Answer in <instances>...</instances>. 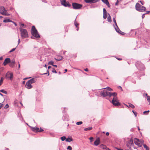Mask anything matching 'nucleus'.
I'll use <instances>...</instances> for the list:
<instances>
[{"label":"nucleus","mask_w":150,"mask_h":150,"mask_svg":"<svg viewBox=\"0 0 150 150\" xmlns=\"http://www.w3.org/2000/svg\"><path fill=\"white\" fill-rule=\"evenodd\" d=\"M117 59L119 60H122V59L119 58H117Z\"/></svg>","instance_id":"4d7b16f0"},{"label":"nucleus","mask_w":150,"mask_h":150,"mask_svg":"<svg viewBox=\"0 0 150 150\" xmlns=\"http://www.w3.org/2000/svg\"><path fill=\"white\" fill-rule=\"evenodd\" d=\"M43 130H44L42 129L41 128H40V130H39L38 132H42L43 131Z\"/></svg>","instance_id":"a18cd8bd"},{"label":"nucleus","mask_w":150,"mask_h":150,"mask_svg":"<svg viewBox=\"0 0 150 150\" xmlns=\"http://www.w3.org/2000/svg\"><path fill=\"white\" fill-rule=\"evenodd\" d=\"M52 66L56 67H57V65H53Z\"/></svg>","instance_id":"69168bd1"},{"label":"nucleus","mask_w":150,"mask_h":150,"mask_svg":"<svg viewBox=\"0 0 150 150\" xmlns=\"http://www.w3.org/2000/svg\"><path fill=\"white\" fill-rule=\"evenodd\" d=\"M13 74L12 73L10 72H8L6 74V78L9 79L11 80L13 79Z\"/></svg>","instance_id":"1a4fd4ad"},{"label":"nucleus","mask_w":150,"mask_h":150,"mask_svg":"<svg viewBox=\"0 0 150 150\" xmlns=\"http://www.w3.org/2000/svg\"><path fill=\"white\" fill-rule=\"evenodd\" d=\"M37 81L36 79L35 78H32V79H30L29 81H28V82L29 83H30L31 84L33 83H35Z\"/></svg>","instance_id":"dca6fc26"},{"label":"nucleus","mask_w":150,"mask_h":150,"mask_svg":"<svg viewBox=\"0 0 150 150\" xmlns=\"http://www.w3.org/2000/svg\"><path fill=\"white\" fill-rule=\"evenodd\" d=\"M11 64H14L15 63V62L14 59L12 60L11 62Z\"/></svg>","instance_id":"ea45409f"},{"label":"nucleus","mask_w":150,"mask_h":150,"mask_svg":"<svg viewBox=\"0 0 150 150\" xmlns=\"http://www.w3.org/2000/svg\"><path fill=\"white\" fill-rule=\"evenodd\" d=\"M20 39L19 38L18 40V45H19V44L20 43Z\"/></svg>","instance_id":"864d4df0"},{"label":"nucleus","mask_w":150,"mask_h":150,"mask_svg":"<svg viewBox=\"0 0 150 150\" xmlns=\"http://www.w3.org/2000/svg\"><path fill=\"white\" fill-rule=\"evenodd\" d=\"M25 86L26 88L28 89H31L33 87L31 84L28 81L26 83Z\"/></svg>","instance_id":"4468645a"},{"label":"nucleus","mask_w":150,"mask_h":150,"mask_svg":"<svg viewBox=\"0 0 150 150\" xmlns=\"http://www.w3.org/2000/svg\"><path fill=\"white\" fill-rule=\"evenodd\" d=\"M20 30L21 32V36L23 38H24L28 37L27 31L26 29L20 28Z\"/></svg>","instance_id":"20e7f679"},{"label":"nucleus","mask_w":150,"mask_h":150,"mask_svg":"<svg viewBox=\"0 0 150 150\" xmlns=\"http://www.w3.org/2000/svg\"><path fill=\"white\" fill-rule=\"evenodd\" d=\"M117 33H120V34H121L122 35H124V33H123V32H122L121 31H120L119 32H117Z\"/></svg>","instance_id":"49530a36"},{"label":"nucleus","mask_w":150,"mask_h":150,"mask_svg":"<svg viewBox=\"0 0 150 150\" xmlns=\"http://www.w3.org/2000/svg\"><path fill=\"white\" fill-rule=\"evenodd\" d=\"M24 24H20L21 26H24Z\"/></svg>","instance_id":"13d9d810"},{"label":"nucleus","mask_w":150,"mask_h":150,"mask_svg":"<svg viewBox=\"0 0 150 150\" xmlns=\"http://www.w3.org/2000/svg\"><path fill=\"white\" fill-rule=\"evenodd\" d=\"M74 23L75 25L76 26V28H78V26L79 25V24L76 22V19H75V20L74 22Z\"/></svg>","instance_id":"cd10ccee"},{"label":"nucleus","mask_w":150,"mask_h":150,"mask_svg":"<svg viewBox=\"0 0 150 150\" xmlns=\"http://www.w3.org/2000/svg\"><path fill=\"white\" fill-rule=\"evenodd\" d=\"M128 105H125L126 106H127L128 108L131 107L132 108H135V106L132 104H131L130 103H128Z\"/></svg>","instance_id":"a211bd4d"},{"label":"nucleus","mask_w":150,"mask_h":150,"mask_svg":"<svg viewBox=\"0 0 150 150\" xmlns=\"http://www.w3.org/2000/svg\"><path fill=\"white\" fill-rule=\"evenodd\" d=\"M99 0H84L85 2L87 3L91 4L97 2Z\"/></svg>","instance_id":"ddd939ff"},{"label":"nucleus","mask_w":150,"mask_h":150,"mask_svg":"<svg viewBox=\"0 0 150 150\" xmlns=\"http://www.w3.org/2000/svg\"><path fill=\"white\" fill-rule=\"evenodd\" d=\"M108 16L107 19L108 21L109 22H111L112 21L111 18L110 16V14L108 13Z\"/></svg>","instance_id":"412c9836"},{"label":"nucleus","mask_w":150,"mask_h":150,"mask_svg":"<svg viewBox=\"0 0 150 150\" xmlns=\"http://www.w3.org/2000/svg\"><path fill=\"white\" fill-rule=\"evenodd\" d=\"M13 65H14L13 64H11H11H10V66H11V67H13Z\"/></svg>","instance_id":"bf43d9fd"},{"label":"nucleus","mask_w":150,"mask_h":150,"mask_svg":"<svg viewBox=\"0 0 150 150\" xmlns=\"http://www.w3.org/2000/svg\"><path fill=\"white\" fill-rule=\"evenodd\" d=\"M3 59V57H0V60H2Z\"/></svg>","instance_id":"0e129e2a"},{"label":"nucleus","mask_w":150,"mask_h":150,"mask_svg":"<svg viewBox=\"0 0 150 150\" xmlns=\"http://www.w3.org/2000/svg\"><path fill=\"white\" fill-rule=\"evenodd\" d=\"M150 12V11H148L146 12V13H145V14H148Z\"/></svg>","instance_id":"603ef678"},{"label":"nucleus","mask_w":150,"mask_h":150,"mask_svg":"<svg viewBox=\"0 0 150 150\" xmlns=\"http://www.w3.org/2000/svg\"><path fill=\"white\" fill-rule=\"evenodd\" d=\"M61 139L62 141H64L66 140V138L65 136H63L61 137Z\"/></svg>","instance_id":"7c9ffc66"},{"label":"nucleus","mask_w":150,"mask_h":150,"mask_svg":"<svg viewBox=\"0 0 150 150\" xmlns=\"http://www.w3.org/2000/svg\"><path fill=\"white\" fill-rule=\"evenodd\" d=\"M100 139L98 137L96 139L94 142V144L96 146L98 145L100 143Z\"/></svg>","instance_id":"2eb2a0df"},{"label":"nucleus","mask_w":150,"mask_h":150,"mask_svg":"<svg viewBox=\"0 0 150 150\" xmlns=\"http://www.w3.org/2000/svg\"><path fill=\"white\" fill-rule=\"evenodd\" d=\"M73 8L75 9L81 8L82 6V5L76 3H74L72 4Z\"/></svg>","instance_id":"0eeeda50"},{"label":"nucleus","mask_w":150,"mask_h":150,"mask_svg":"<svg viewBox=\"0 0 150 150\" xmlns=\"http://www.w3.org/2000/svg\"><path fill=\"white\" fill-rule=\"evenodd\" d=\"M92 127H89L86 128H85L84 129V130L86 131L87 130H90L92 129Z\"/></svg>","instance_id":"bb28decb"},{"label":"nucleus","mask_w":150,"mask_h":150,"mask_svg":"<svg viewBox=\"0 0 150 150\" xmlns=\"http://www.w3.org/2000/svg\"><path fill=\"white\" fill-rule=\"evenodd\" d=\"M105 4H106L107 5H109V2L108 0H101Z\"/></svg>","instance_id":"4be33fe9"},{"label":"nucleus","mask_w":150,"mask_h":150,"mask_svg":"<svg viewBox=\"0 0 150 150\" xmlns=\"http://www.w3.org/2000/svg\"><path fill=\"white\" fill-rule=\"evenodd\" d=\"M115 149H117V150H123V149H120L118 148L117 147H115Z\"/></svg>","instance_id":"5fc2aeb1"},{"label":"nucleus","mask_w":150,"mask_h":150,"mask_svg":"<svg viewBox=\"0 0 150 150\" xmlns=\"http://www.w3.org/2000/svg\"><path fill=\"white\" fill-rule=\"evenodd\" d=\"M52 72L54 73H57V72L56 71L55 69L54 68H52Z\"/></svg>","instance_id":"c9c22d12"},{"label":"nucleus","mask_w":150,"mask_h":150,"mask_svg":"<svg viewBox=\"0 0 150 150\" xmlns=\"http://www.w3.org/2000/svg\"><path fill=\"white\" fill-rule=\"evenodd\" d=\"M93 138L92 137H91L89 138V139L90 140L91 142H92V140L93 139Z\"/></svg>","instance_id":"de8ad7c7"},{"label":"nucleus","mask_w":150,"mask_h":150,"mask_svg":"<svg viewBox=\"0 0 150 150\" xmlns=\"http://www.w3.org/2000/svg\"><path fill=\"white\" fill-rule=\"evenodd\" d=\"M64 71H65V72H67V69H66L64 70Z\"/></svg>","instance_id":"774afa93"},{"label":"nucleus","mask_w":150,"mask_h":150,"mask_svg":"<svg viewBox=\"0 0 150 150\" xmlns=\"http://www.w3.org/2000/svg\"><path fill=\"white\" fill-rule=\"evenodd\" d=\"M0 91H1V92H2V93H4L5 94H6L7 93V92L6 91H5V90H4L3 89H2V90H0Z\"/></svg>","instance_id":"2f4dec72"},{"label":"nucleus","mask_w":150,"mask_h":150,"mask_svg":"<svg viewBox=\"0 0 150 150\" xmlns=\"http://www.w3.org/2000/svg\"><path fill=\"white\" fill-rule=\"evenodd\" d=\"M0 13L3 15L8 16L10 14L7 13V10L3 6H0Z\"/></svg>","instance_id":"39448f33"},{"label":"nucleus","mask_w":150,"mask_h":150,"mask_svg":"<svg viewBox=\"0 0 150 150\" xmlns=\"http://www.w3.org/2000/svg\"><path fill=\"white\" fill-rule=\"evenodd\" d=\"M31 33L33 35V36L31 37V38H34V37L37 38H40V35L38 33V31L34 26H33L32 27Z\"/></svg>","instance_id":"f03ea898"},{"label":"nucleus","mask_w":150,"mask_h":150,"mask_svg":"<svg viewBox=\"0 0 150 150\" xmlns=\"http://www.w3.org/2000/svg\"><path fill=\"white\" fill-rule=\"evenodd\" d=\"M107 89L109 91H112V88H110L109 87H107L106 88H102V89Z\"/></svg>","instance_id":"c756f323"},{"label":"nucleus","mask_w":150,"mask_h":150,"mask_svg":"<svg viewBox=\"0 0 150 150\" xmlns=\"http://www.w3.org/2000/svg\"><path fill=\"white\" fill-rule=\"evenodd\" d=\"M84 70L85 71H88V69H87V68H86V69H84Z\"/></svg>","instance_id":"052dcab7"},{"label":"nucleus","mask_w":150,"mask_h":150,"mask_svg":"<svg viewBox=\"0 0 150 150\" xmlns=\"http://www.w3.org/2000/svg\"><path fill=\"white\" fill-rule=\"evenodd\" d=\"M54 63V62L52 61H50L48 62V64L53 65Z\"/></svg>","instance_id":"473e14b6"},{"label":"nucleus","mask_w":150,"mask_h":150,"mask_svg":"<svg viewBox=\"0 0 150 150\" xmlns=\"http://www.w3.org/2000/svg\"><path fill=\"white\" fill-rule=\"evenodd\" d=\"M32 130L34 132H37L39 131V128L38 127H31Z\"/></svg>","instance_id":"f3484780"},{"label":"nucleus","mask_w":150,"mask_h":150,"mask_svg":"<svg viewBox=\"0 0 150 150\" xmlns=\"http://www.w3.org/2000/svg\"><path fill=\"white\" fill-rule=\"evenodd\" d=\"M135 144L138 146L139 147L142 146V143H141L140 142V140L139 139L135 138L134 141Z\"/></svg>","instance_id":"9d476101"},{"label":"nucleus","mask_w":150,"mask_h":150,"mask_svg":"<svg viewBox=\"0 0 150 150\" xmlns=\"http://www.w3.org/2000/svg\"><path fill=\"white\" fill-rule=\"evenodd\" d=\"M100 147L101 148H102V149H106V146H105L103 144H101L100 146Z\"/></svg>","instance_id":"b1692460"},{"label":"nucleus","mask_w":150,"mask_h":150,"mask_svg":"<svg viewBox=\"0 0 150 150\" xmlns=\"http://www.w3.org/2000/svg\"><path fill=\"white\" fill-rule=\"evenodd\" d=\"M51 66H49L48 67V69H50V68H51Z\"/></svg>","instance_id":"338daca9"},{"label":"nucleus","mask_w":150,"mask_h":150,"mask_svg":"<svg viewBox=\"0 0 150 150\" xmlns=\"http://www.w3.org/2000/svg\"><path fill=\"white\" fill-rule=\"evenodd\" d=\"M136 10L140 12H144L145 11L146 8L141 5L139 3H137L135 6Z\"/></svg>","instance_id":"7ed1b4c3"},{"label":"nucleus","mask_w":150,"mask_h":150,"mask_svg":"<svg viewBox=\"0 0 150 150\" xmlns=\"http://www.w3.org/2000/svg\"><path fill=\"white\" fill-rule=\"evenodd\" d=\"M61 4L65 7H70L71 5L68 1H66V0H60Z\"/></svg>","instance_id":"6e6552de"},{"label":"nucleus","mask_w":150,"mask_h":150,"mask_svg":"<svg viewBox=\"0 0 150 150\" xmlns=\"http://www.w3.org/2000/svg\"><path fill=\"white\" fill-rule=\"evenodd\" d=\"M132 112L134 113V115H135V116L136 117L137 116V113L136 112L134 111L133 110L132 111Z\"/></svg>","instance_id":"4c0bfd02"},{"label":"nucleus","mask_w":150,"mask_h":150,"mask_svg":"<svg viewBox=\"0 0 150 150\" xmlns=\"http://www.w3.org/2000/svg\"><path fill=\"white\" fill-rule=\"evenodd\" d=\"M16 48H13L10 51H9V52L11 53V52L13 51H14L15 50H16Z\"/></svg>","instance_id":"a19ab883"},{"label":"nucleus","mask_w":150,"mask_h":150,"mask_svg":"<svg viewBox=\"0 0 150 150\" xmlns=\"http://www.w3.org/2000/svg\"><path fill=\"white\" fill-rule=\"evenodd\" d=\"M145 14L144 13V14H143L142 15V18H144V15Z\"/></svg>","instance_id":"680f3d73"},{"label":"nucleus","mask_w":150,"mask_h":150,"mask_svg":"<svg viewBox=\"0 0 150 150\" xmlns=\"http://www.w3.org/2000/svg\"><path fill=\"white\" fill-rule=\"evenodd\" d=\"M100 95L103 97L109 96L111 98V99L112 98L111 103L114 105L119 106L120 105V103L117 99V93H111L109 91L104 90L100 92Z\"/></svg>","instance_id":"f257e3e1"},{"label":"nucleus","mask_w":150,"mask_h":150,"mask_svg":"<svg viewBox=\"0 0 150 150\" xmlns=\"http://www.w3.org/2000/svg\"><path fill=\"white\" fill-rule=\"evenodd\" d=\"M128 143L131 146H132L134 144L132 139H131L130 140H129L128 142Z\"/></svg>","instance_id":"393cba45"},{"label":"nucleus","mask_w":150,"mask_h":150,"mask_svg":"<svg viewBox=\"0 0 150 150\" xmlns=\"http://www.w3.org/2000/svg\"><path fill=\"white\" fill-rule=\"evenodd\" d=\"M3 104L2 103H0V109L2 107Z\"/></svg>","instance_id":"09e8293b"},{"label":"nucleus","mask_w":150,"mask_h":150,"mask_svg":"<svg viewBox=\"0 0 150 150\" xmlns=\"http://www.w3.org/2000/svg\"><path fill=\"white\" fill-rule=\"evenodd\" d=\"M9 107L8 105V104H6L4 107V108H7Z\"/></svg>","instance_id":"37998d69"},{"label":"nucleus","mask_w":150,"mask_h":150,"mask_svg":"<svg viewBox=\"0 0 150 150\" xmlns=\"http://www.w3.org/2000/svg\"><path fill=\"white\" fill-rule=\"evenodd\" d=\"M4 79V78L3 77H1V79L0 80V86L2 84L3 80Z\"/></svg>","instance_id":"c85d7f7f"},{"label":"nucleus","mask_w":150,"mask_h":150,"mask_svg":"<svg viewBox=\"0 0 150 150\" xmlns=\"http://www.w3.org/2000/svg\"><path fill=\"white\" fill-rule=\"evenodd\" d=\"M107 13L103 14V18L104 19H105L107 18Z\"/></svg>","instance_id":"72a5a7b5"},{"label":"nucleus","mask_w":150,"mask_h":150,"mask_svg":"<svg viewBox=\"0 0 150 150\" xmlns=\"http://www.w3.org/2000/svg\"><path fill=\"white\" fill-rule=\"evenodd\" d=\"M149 112V110H147V111H144V112H143V113L144 114H145V113H146V112Z\"/></svg>","instance_id":"8fccbe9b"},{"label":"nucleus","mask_w":150,"mask_h":150,"mask_svg":"<svg viewBox=\"0 0 150 150\" xmlns=\"http://www.w3.org/2000/svg\"><path fill=\"white\" fill-rule=\"evenodd\" d=\"M83 123L81 121H80L79 122H77L76 123V124L78 125H80L82 124Z\"/></svg>","instance_id":"e433bc0d"},{"label":"nucleus","mask_w":150,"mask_h":150,"mask_svg":"<svg viewBox=\"0 0 150 150\" xmlns=\"http://www.w3.org/2000/svg\"><path fill=\"white\" fill-rule=\"evenodd\" d=\"M42 0V1L43 2H44L45 3H47V1L46 0Z\"/></svg>","instance_id":"3c124183"},{"label":"nucleus","mask_w":150,"mask_h":150,"mask_svg":"<svg viewBox=\"0 0 150 150\" xmlns=\"http://www.w3.org/2000/svg\"><path fill=\"white\" fill-rule=\"evenodd\" d=\"M113 22H114V23L115 24V25L116 26V28H115V30H116V32H119L120 31V29H119V28H118V27L117 26V24L116 23V21L115 20V18H114V17L113 18Z\"/></svg>","instance_id":"9b49d317"},{"label":"nucleus","mask_w":150,"mask_h":150,"mask_svg":"<svg viewBox=\"0 0 150 150\" xmlns=\"http://www.w3.org/2000/svg\"><path fill=\"white\" fill-rule=\"evenodd\" d=\"M11 62V59L10 58H6L4 62L3 63V64L4 66L6 65L7 64Z\"/></svg>","instance_id":"f8f14e48"},{"label":"nucleus","mask_w":150,"mask_h":150,"mask_svg":"<svg viewBox=\"0 0 150 150\" xmlns=\"http://www.w3.org/2000/svg\"><path fill=\"white\" fill-rule=\"evenodd\" d=\"M3 22L4 23H7V22H13V21H12L11 20H10L9 19H4L3 21Z\"/></svg>","instance_id":"aec40b11"},{"label":"nucleus","mask_w":150,"mask_h":150,"mask_svg":"<svg viewBox=\"0 0 150 150\" xmlns=\"http://www.w3.org/2000/svg\"><path fill=\"white\" fill-rule=\"evenodd\" d=\"M63 57L61 56H59L57 57V58H55V59L56 61H60L63 59Z\"/></svg>","instance_id":"6ab92c4d"},{"label":"nucleus","mask_w":150,"mask_h":150,"mask_svg":"<svg viewBox=\"0 0 150 150\" xmlns=\"http://www.w3.org/2000/svg\"><path fill=\"white\" fill-rule=\"evenodd\" d=\"M109 133L108 132H107L106 133V134L107 136H108L109 135Z\"/></svg>","instance_id":"6e6d98bb"},{"label":"nucleus","mask_w":150,"mask_h":150,"mask_svg":"<svg viewBox=\"0 0 150 150\" xmlns=\"http://www.w3.org/2000/svg\"><path fill=\"white\" fill-rule=\"evenodd\" d=\"M140 142L141 143H142V145H143V143L144 142V141L143 140H140Z\"/></svg>","instance_id":"c03bdc74"},{"label":"nucleus","mask_w":150,"mask_h":150,"mask_svg":"<svg viewBox=\"0 0 150 150\" xmlns=\"http://www.w3.org/2000/svg\"><path fill=\"white\" fill-rule=\"evenodd\" d=\"M137 69L141 71L144 70L145 68L144 64L140 62H138L135 64Z\"/></svg>","instance_id":"423d86ee"},{"label":"nucleus","mask_w":150,"mask_h":150,"mask_svg":"<svg viewBox=\"0 0 150 150\" xmlns=\"http://www.w3.org/2000/svg\"><path fill=\"white\" fill-rule=\"evenodd\" d=\"M72 149V147L69 146H68L67 147V149L69 150H71Z\"/></svg>","instance_id":"58836bf2"},{"label":"nucleus","mask_w":150,"mask_h":150,"mask_svg":"<svg viewBox=\"0 0 150 150\" xmlns=\"http://www.w3.org/2000/svg\"><path fill=\"white\" fill-rule=\"evenodd\" d=\"M12 22L14 23V24L15 25V26H16L17 25L16 24L15 22H14L13 21V22Z\"/></svg>","instance_id":"e2e57ef3"},{"label":"nucleus","mask_w":150,"mask_h":150,"mask_svg":"<svg viewBox=\"0 0 150 150\" xmlns=\"http://www.w3.org/2000/svg\"><path fill=\"white\" fill-rule=\"evenodd\" d=\"M72 141V138H68L67 139H66V141L67 142H70L71 141Z\"/></svg>","instance_id":"5701e85b"},{"label":"nucleus","mask_w":150,"mask_h":150,"mask_svg":"<svg viewBox=\"0 0 150 150\" xmlns=\"http://www.w3.org/2000/svg\"><path fill=\"white\" fill-rule=\"evenodd\" d=\"M105 14V13H107V12L106 11V10L105 9V8H104L103 9V14Z\"/></svg>","instance_id":"79ce46f5"},{"label":"nucleus","mask_w":150,"mask_h":150,"mask_svg":"<svg viewBox=\"0 0 150 150\" xmlns=\"http://www.w3.org/2000/svg\"><path fill=\"white\" fill-rule=\"evenodd\" d=\"M147 100L148 101L149 103V104H150V96H147Z\"/></svg>","instance_id":"f704fd0d"},{"label":"nucleus","mask_w":150,"mask_h":150,"mask_svg":"<svg viewBox=\"0 0 150 150\" xmlns=\"http://www.w3.org/2000/svg\"><path fill=\"white\" fill-rule=\"evenodd\" d=\"M143 146L146 149V150H149V148L145 144H143Z\"/></svg>","instance_id":"a878e982"}]
</instances>
